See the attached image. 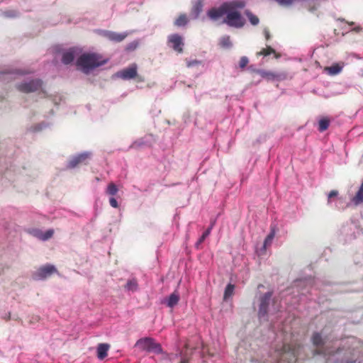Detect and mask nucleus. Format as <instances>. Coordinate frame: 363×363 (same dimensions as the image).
Listing matches in <instances>:
<instances>
[{
    "label": "nucleus",
    "instance_id": "43",
    "mask_svg": "<svg viewBox=\"0 0 363 363\" xmlns=\"http://www.w3.org/2000/svg\"><path fill=\"white\" fill-rule=\"evenodd\" d=\"M355 31H359L360 30V27H357L354 29Z\"/></svg>",
    "mask_w": 363,
    "mask_h": 363
},
{
    "label": "nucleus",
    "instance_id": "38",
    "mask_svg": "<svg viewBox=\"0 0 363 363\" xmlns=\"http://www.w3.org/2000/svg\"><path fill=\"white\" fill-rule=\"evenodd\" d=\"M263 33L267 40H269L271 38L270 32L268 28H265L263 30Z\"/></svg>",
    "mask_w": 363,
    "mask_h": 363
},
{
    "label": "nucleus",
    "instance_id": "40",
    "mask_svg": "<svg viewBox=\"0 0 363 363\" xmlns=\"http://www.w3.org/2000/svg\"><path fill=\"white\" fill-rule=\"evenodd\" d=\"M337 21H342V22H345V20L344 18H337ZM346 23H348V24H349V25H350V26L354 25V22H352H352L346 21Z\"/></svg>",
    "mask_w": 363,
    "mask_h": 363
},
{
    "label": "nucleus",
    "instance_id": "25",
    "mask_svg": "<svg viewBox=\"0 0 363 363\" xmlns=\"http://www.w3.org/2000/svg\"><path fill=\"white\" fill-rule=\"evenodd\" d=\"M272 53L275 54V57L277 58L279 57V55L276 53L275 50L270 46H267L266 48H263L261 51L257 52V55L268 56Z\"/></svg>",
    "mask_w": 363,
    "mask_h": 363
},
{
    "label": "nucleus",
    "instance_id": "26",
    "mask_svg": "<svg viewBox=\"0 0 363 363\" xmlns=\"http://www.w3.org/2000/svg\"><path fill=\"white\" fill-rule=\"evenodd\" d=\"M245 15L247 16L250 22L252 25L256 26L259 23V20L257 16L252 14L250 11H245Z\"/></svg>",
    "mask_w": 363,
    "mask_h": 363
},
{
    "label": "nucleus",
    "instance_id": "6",
    "mask_svg": "<svg viewBox=\"0 0 363 363\" xmlns=\"http://www.w3.org/2000/svg\"><path fill=\"white\" fill-rule=\"evenodd\" d=\"M42 86L43 81L41 79H33L17 84L16 89L22 93L29 94L40 90Z\"/></svg>",
    "mask_w": 363,
    "mask_h": 363
},
{
    "label": "nucleus",
    "instance_id": "39",
    "mask_svg": "<svg viewBox=\"0 0 363 363\" xmlns=\"http://www.w3.org/2000/svg\"><path fill=\"white\" fill-rule=\"evenodd\" d=\"M34 235L42 240V237H43V232L40 230H35Z\"/></svg>",
    "mask_w": 363,
    "mask_h": 363
},
{
    "label": "nucleus",
    "instance_id": "16",
    "mask_svg": "<svg viewBox=\"0 0 363 363\" xmlns=\"http://www.w3.org/2000/svg\"><path fill=\"white\" fill-rule=\"evenodd\" d=\"M351 201L356 206L363 203V182L355 195L351 199Z\"/></svg>",
    "mask_w": 363,
    "mask_h": 363
},
{
    "label": "nucleus",
    "instance_id": "20",
    "mask_svg": "<svg viewBox=\"0 0 363 363\" xmlns=\"http://www.w3.org/2000/svg\"><path fill=\"white\" fill-rule=\"evenodd\" d=\"M179 296L178 294L177 293H172L169 298H168V301H167V306L170 308H172L174 307V306H176L178 302H179Z\"/></svg>",
    "mask_w": 363,
    "mask_h": 363
},
{
    "label": "nucleus",
    "instance_id": "12",
    "mask_svg": "<svg viewBox=\"0 0 363 363\" xmlns=\"http://www.w3.org/2000/svg\"><path fill=\"white\" fill-rule=\"evenodd\" d=\"M77 49L76 48H71L62 53V62L65 65H69L73 62L74 57L77 54Z\"/></svg>",
    "mask_w": 363,
    "mask_h": 363
},
{
    "label": "nucleus",
    "instance_id": "4",
    "mask_svg": "<svg viewBox=\"0 0 363 363\" xmlns=\"http://www.w3.org/2000/svg\"><path fill=\"white\" fill-rule=\"evenodd\" d=\"M141 350L147 351L154 353H161L162 347L160 345L156 342L154 339L150 337H145L138 340L135 344Z\"/></svg>",
    "mask_w": 363,
    "mask_h": 363
},
{
    "label": "nucleus",
    "instance_id": "14",
    "mask_svg": "<svg viewBox=\"0 0 363 363\" xmlns=\"http://www.w3.org/2000/svg\"><path fill=\"white\" fill-rule=\"evenodd\" d=\"M256 72L257 74H259L262 77L266 78L269 80H273L275 79H281L282 78H284V77H285L284 75L281 74H276L272 72L260 70V69L257 70Z\"/></svg>",
    "mask_w": 363,
    "mask_h": 363
},
{
    "label": "nucleus",
    "instance_id": "30",
    "mask_svg": "<svg viewBox=\"0 0 363 363\" xmlns=\"http://www.w3.org/2000/svg\"><path fill=\"white\" fill-rule=\"evenodd\" d=\"M138 45L139 42L138 40H134L126 45L125 50L128 52L133 51L138 47Z\"/></svg>",
    "mask_w": 363,
    "mask_h": 363
},
{
    "label": "nucleus",
    "instance_id": "35",
    "mask_svg": "<svg viewBox=\"0 0 363 363\" xmlns=\"http://www.w3.org/2000/svg\"><path fill=\"white\" fill-rule=\"evenodd\" d=\"M338 195V191L337 190H332L331 191L329 192L328 195V203H330V199L333 197H335Z\"/></svg>",
    "mask_w": 363,
    "mask_h": 363
},
{
    "label": "nucleus",
    "instance_id": "29",
    "mask_svg": "<svg viewBox=\"0 0 363 363\" xmlns=\"http://www.w3.org/2000/svg\"><path fill=\"white\" fill-rule=\"evenodd\" d=\"M118 191V189L116 185L113 183H110L108 185L106 193L111 196H115L117 194Z\"/></svg>",
    "mask_w": 363,
    "mask_h": 363
},
{
    "label": "nucleus",
    "instance_id": "27",
    "mask_svg": "<svg viewBox=\"0 0 363 363\" xmlns=\"http://www.w3.org/2000/svg\"><path fill=\"white\" fill-rule=\"evenodd\" d=\"M235 286L232 284H229L227 285L225 292H224V299L227 300L229 297H230L234 291Z\"/></svg>",
    "mask_w": 363,
    "mask_h": 363
},
{
    "label": "nucleus",
    "instance_id": "36",
    "mask_svg": "<svg viewBox=\"0 0 363 363\" xmlns=\"http://www.w3.org/2000/svg\"><path fill=\"white\" fill-rule=\"evenodd\" d=\"M201 64V62L196 60L186 61V65L188 67H191Z\"/></svg>",
    "mask_w": 363,
    "mask_h": 363
},
{
    "label": "nucleus",
    "instance_id": "34",
    "mask_svg": "<svg viewBox=\"0 0 363 363\" xmlns=\"http://www.w3.org/2000/svg\"><path fill=\"white\" fill-rule=\"evenodd\" d=\"M314 354H323L324 356H327V355H333V354H334V353H333L331 352H328L326 350L317 349V350H315Z\"/></svg>",
    "mask_w": 363,
    "mask_h": 363
},
{
    "label": "nucleus",
    "instance_id": "46",
    "mask_svg": "<svg viewBox=\"0 0 363 363\" xmlns=\"http://www.w3.org/2000/svg\"><path fill=\"white\" fill-rule=\"evenodd\" d=\"M20 74H27V72H20Z\"/></svg>",
    "mask_w": 363,
    "mask_h": 363
},
{
    "label": "nucleus",
    "instance_id": "22",
    "mask_svg": "<svg viewBox=\"0 0 363 363\" xmlns=\"http://www.w3.org/2000/svg\"><path fill=\"white\" fill-rule=\"evenodd\" d=\"M188 23V18L186 14L182 13L179 16V17L175 20L174 25L180 27L186 25Z\"/></svg>",
    "mask_w": 363,
    "mask_h": 363
},
{
    "label": "nucleus",
    "instance_id": "41",
    "mask_svg": "<svg viewBox=\"0 0 363 363\" xmlns=\"http://www.w3.org/2000/svg\"><path fill=\"white\" fill-rule=\"evenodd\" d=\"M5 74L6 73H4V72L0 73V80L3 79L4 78Z\"/></svg>",
    "mask_w": 363,
    "mask_h": 363
},
{
    "label": "nucleus",
    "instance_id": "45",
    "mask_svg": "<svg viewBox=\"0 0 363 363\" xmlns=\"http://www.w3.org/2000/svg\"><path fill=\"white\" fill-rule=\"evenodd\" d=\"M347 363H357V361H356V360H355V361H353V362H349V361H347Z\"/></svg>",
    "mask_w": 363,
    "mask_h": 363
},
{
    "label": "nucleus",
    "instance_id": "8",
    "mask_svg": "<svg viewBox=\"0 0 363 363\" xmlns=\"http://www.w3.org/2000/svg\"><path fill=\"white\" fill-rule=\"evenodd\" d=\"M137 65L132 64L128 67L123 69L116 73V76L123 80H129L138 77Z\"/></svg>",
    "mask_w": 363,
    "mask_h": 363
},
{
    "label": "nucleus",
    "instance_id": "18",
    "mask_svg": "<svg viewBox=\"0 0 363 363\" xmlns=\"http://www.w3.org/2000/svg\"><path fill=\"white\" fill-rule=\"evenodd\" d=\"M109 345L101 343L97 347V357L99 359H104L108 354Z\"/></svg>",
    "mask_w": 363,
    "mask_h": 363
},
{
    "label": "nucleus",
    "instance_id": "42",
    "mask_svg": "<svg viewBox=\"0 0 363 363\" xmlns=\"http://www.w3.org/2000/svg\"><path fill=\"white\" fill-rule=\"evenodd\" d=\"M180 363H188V360L187 359H182Z\"/></svg>",
    "mask_w": 363,
    "mask_h": 363
},
{
    "label": "nucleus",
    "instance_id": "33",
    "mask_svg": "<svg viewBox=\"0 0 363 363\" xmlns=\"http://www.w3.org/2000/svg\"><path fill=\"white\" fill-rule=\"evenodd\" d=\"M248 62V58L245 56H243L240 60L239 66L241 69H244L247 65Z\"/></svg>",
    "mask_w": 363,
    "mask_h": 363
},
{
    "label": "nucleus",
    "instance_id": "5",
    "mask_svg": "<svg viewBox=\"0 0 363 363\" xmlns=\"http://www.w3.org/2000/svg\"><path fill=\"white\" fill-rule=\"evenodd\" d=\"M223 23L230 27L242 28L245 25V20L236 9H230L226 13V17Z\"/></svg>",
    "mask_w": 363,
    "mask_h": 363
},
{
    "label": "nucleus",
    "instance_id": "15",
    "mask_svg": "<svg viewBox=\"0 0 363 363\" xmlns=\"http://www.w3.org/2000/svg\"><path fill=\"white\" fill-rule=\"evenodd\" d=\"M203 0H196L191 8V14L193 15L195 18H197L203 10Z\"/></svg>",
    "mask_w": 363,
    "mask_h": 363
},
{
    "label": "nucleus",
    "instance_id": "28",
    "mask_svg": "<svg viewBox=\"0 0 363 363\" xmlns=\"http://www.w3.org/2000/svg\"><path fill=\"white\" fill-rule=\"evenodd\" d=\"M125 288L128 291H135L138 289V283L135 279L129 280L125 286Z\"/></svg>",
    "mask_w": 363,
    "mask_h": 363
},
{
    "label": "nucleus",
    "instance_id": "31",
    "mask_svg": "<svg viewBox=\"0 0 363 363\" xmlns=\"http://www.w3.org/2000/svg\"><path fill=\"white\" fill-rule=\"evenodd\" d=\"M274 238V232H271L265 238L264 242V247H267L268 245H270L272 240Z\"/></svg>",
    "mask_w": 363,
    "mask_h": 363
},
{
    "label": "nucleus",
    "instance_id": "21",
    "mask_svg": "<svg viewBox=\"0 0 363 363\" xmlns=\"http://www.w3.org/2000/svg\"><path fill=\"white\" fill-rule=\"evenodd\" d=\"M219 45L223 48H230L232 47V43L229 35L223 36L219 41Z\"/></svg>",
    "mask_w": 363,
    "mask_h": 363
},
{
    "label": "nucleus",
    "instance_id": "9",
    "mask_svg": "<svg viewBox=\"0 0 363 363\" xmlns=\"http://www.w3.org/2000/svg\"><path fill=\"white\" fill-rule=\"evenodd\" d=\"M91 157V153L89 152H83L79 154L69 160L67 164V168L73 169L82 164H86V160H89Z\"/></svg>",
    "mask_w": 363,
    "mask_h": 363
},
{
    "label": "nucleus",
    "instance_id": "32",
    "mask_svg": "<svg viewBox=\"0 0 363 363\" xmlns=\"http://www.w3.org/2000/svg\"><path fill=\"white\" fill-rule=\"evenodd\" d=\"M54 234V230L52 229L48 230L46 232L43 233V237H42V240H48L52 237Z\"/></svg>",
    "mask_w": 363,
    "mask_h": 363
},
{
    "label": "nucleus",
    "instance_id": "13",
    "mask_svg": "<svg viewBox=\"0 0 363 363\" xmlns=\"http://www.w3.org/2000/svg\"><path fill=\"white\" fill-rule=\"evenodd\" d=\"M104 36L111 41L118 43L123 41L128 36V33H118L113 31H106L104 34Z\"/></svg>",
    "mask_w": 363,
    "mask_h": 363
},
{
    "label": "nucleus",
    "instance_id": "24",
    "mask_svg": "<svg viewBox=\"0 0 363 363\" xmlns=\"http://www.w3.org/2000/svg\"><path fill=\"white\" fill-rule=\"evenodd\" d=\"M211 230H212V226H209L208 228V229L200 237V238L198 240V241L196 242L195 247L197 249L200 248V245L205 240V239L210 235Z\"/></svg>",
    "mask_w": 363,
    "mask_h": 363
},
{
    "label": "nucleus",
    "instance_id": "3",
    "mask_svg": "<svg viewBox=\"0 0 363 363\" xmlns=\"http://www.w3.org/2000/svg\"><path fill=\"white\" fill-rule=\"evenodd\" d=\"M245 6V3L242 0L224 2L219 7H213L209 9L207 12V16L210 19L217 21L226 14L230 9H242Z\"/></svg>",
    "mask_w": 363,
    "mask_h": 363
},
{
    "label": "nucleus",
    "instance_id": "10",
    "mask_svg": "<svg viewBox=\"0 0 363 363\" xmlns=\"http://www.w3.org/2000/svg\"><path fill=\"white\" fill-rule=\"evenodd\" d=\"M168 43L173 48L174 50L179 53L183 52L184 43L182 36L178 34H173L169 36Z\"/></svg>",
    "mask_w": 363,
    "mask_h": 363
},
{
    "label": "nucleus",
    "instance_id": "2",
    "mask_svg": "<svg viewBox=\"0 0 363 363\" xmlns=\"http://www.w3.org/2000/svg\"><path fill=\"white\" fill-rule=\"evenodd\" d=\"M301 349L300 345H283L280 348H276L274 357L277 363H295Z\"/></svg>",
    "mask_w": 363,
    "mask_h": 363
},
{
    "label": "nucleus",
    "instance_id": "17",
    "mask_svg": "<svg viewBox=\"0 0 363 363\" xmlns=\"http://www.w3.org/2000/svg\"><path fill=\"white\" fill-rule=\"evenodd\" d=\"M342 65H340L338 63L333 64L330 67H325L324 68L325 72L329 75H336L340 73L342 70Z\"/></svg>",
    "mask_w": 363,
    "mask_h": 363
},
{
    "label": "nucleus",
    "instance_id": "37",
    "mask_svg": "<svg viewBox=\"0 0 363 363\" xmlns=\"http://www.w3.org/2000/svg\"><path fill=\"white\" fill-rule=\"evenodd\" d=\"M109 203H110V205L113 207V208H118V202L116 201V199L113 197H111L110 199H109Z\"/></svg>",
    "mask_w": 363,
    "mask_h": 363
},
{
    "label": "nucleus",
    "instance_id": "7",
    "mask_svg": "<svg viewBox=\"0 0 363 363\" xmlns=\"http://www.w3.org/2000/svg\"><path fill=\"white\" fill-rule=\"evenodd\" d=\"M56 272H57V270L55 267L48 264L38 269L34 274V278L35 279H44Z\"/></svg>",
    "mask_w": 363,
    "mask_h": 363
},
{
    "label": "nucleus",
    "instance_id": "19",
    "mask_svg": "<svg viewBox=\"0 0 363 363\" xmlns=\"http://www.w3.org/2000/svg\"><path fill=\"white\" fill-rule=\"evenodd\" d=\"M313 345L316 347L323 346L324 345V340L322 335L319 333H314L311 337Z\"/></svg>",
    "mask_w": 363,
    "mask_h": 363
},
{
    "label": "nucleus",
    "instance_id": "44",
    "mask_svg": "<svg viewBox=\"0 0 363 363\" xmlns=\"http://www.w3.org/2000/svg\"><path fill=\"white\" fill-rule=\"evenodd\" d=\"M215 222H216L215 220L212 221L210 226H212V228H213L215 224Z\"/></svg>",
    "mask_w": 363,
    "mask_h": 363
},
{
    "label": "nucleus",
    "instance_id": "11",
    "mask_svg": "<svg viewBox=\"0 0 363 363\" xmlns=\"http://www.w3.org/2000/svg\"><path fill=\"white\" fill-rule=\"evenodd\" d=\"M272 296V292H267L264 294L261 298L260 305L259 308V318L264 317L267 314V308L269 301Z\"/></svg>",
    "mask_w": 363,
    "mask_h": 363
},
{
    "label": "nucleus",
    "instance_id": "1",
    "mask_svg": "<svg viewBox=\"0 0 363 363\" xmlns=\"http://www.w3.org/2000/svg\"><path fill=\"white\" fill-rule=\"evenodd\" d=\"M107 60L96 52H86L81 55L76 62L77 67L84 73L89 74L91 70L105 65Z\"/></svg>",
    "mask_w": 363,
    "mask_h": 363
},
{
    "label": "nucleus",
    "instance_id": "23",
    "mask_svg": "<svg viewBox=\"0 0 363 363\" xmlns=\"http://www.w3.org/2000/svg\"><path fill=\"white\" fill-rule=\"evenodd\" d=\"M330 125V120L327 118H321L318 123V130L323 132L326 130Z\"/></svg>",
    "mask_w": 363,
    "mask_h": 363
}]
</instances>
